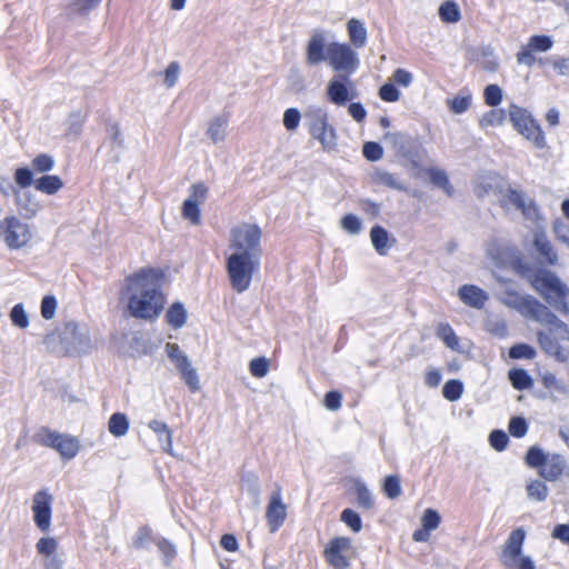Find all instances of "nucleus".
<instances>
[{"label":"nucleus","mask_w":569,"mask_h":569,"mask_svg":"<svg viewBox=\"0 0 569 569\" xmlns=\"http://www.w3.org/2000/svg\"><path fill=\"white\" fill-rule=\"evenodd\" d=\"M53 497L48 490H39L32 497V516L37 528L42 531H49L51 527Z\"/></svg>","instance_id":"2eb2a0df"},{"label":"nucleus","mask_w":569,"mask_h":569,"mask_svg":"<svg viewBox=\"0 0 569 569\" xmlns=\"http://www.w3.org/2000/svg\"><path fill=\"white\" fill-rule=\"evenodd\" d=\"M542 385L549 389L551 392H556L558 395H568V387L556 378L555 375L547 372L541 377Z\"/></svg>","instance_id":"c03bdc74"},{"label":"nucleus","mask_w":569,"mask_h":569,"mask_svg":"<svg viewBox=\"0 0 569 569\" xmlns=\"http://www.w3.org/2000/svg\"><path fill=\"white\" fill-rule=\"evenodd\" d=\"M441 521V517L435 509L428 508L423 511L421 517V526L427 530H436Z\"/></svg>","instance_id":"603ef678"},{"label":"nucleus","mask_w":569,"mask_h":569,"mask_svg":"<svg viewBox=\"0 0 569 569\" xmlns=\"http://www.w3.org/2000/svg\"><path fill=\"white\" fill-rule=\"evenodd\" d=\"M528 426L523 418L513 417L509 422V432L517 438H521L527 433Z\"/></svg>","instance_id":"338daca9"},{"label":"nucleus","mask_w":569,"mask_h":569,"mask_svg":"<svg viewBox=\"0 0 569 569\" xmlns=\"http://www.w3.org/2000/svg\"><path fill=\"white\" fill-rule=\"evenodd\" d=\"M33 438L37 443L57 450L67 460L73 459L80 450V441L77 437L49 428H41Z\"/></svg>","instance_id":"1a4fd4ad"},{"label":"nucleus","mask_w":569,"mask_h":569,"mask_svg":"<svg viewBox=\"0 0 569 569\" xmlns=\"http://www.w3.org/2000/svg\"><path fill=\"white\" fill-rule=\"evenodd\" d=\"M439 17L446 23H456L461 18L459 7L453 1H445L439 7Z\"/></svg>","instance_id":"f704fd0d"},{"label":"nucleus","mask_w":569,"mask_h":569,"mask_svg":"<svg viewBox=\"0 0 569 569\" xmlns=\"http://www.w3.org/2000/svg\"><path fill=\"white\" fill-rule=\"evenodd\" d=\"M63 340L67 351L70 353H87L92 349V343L87 331H81L76 322H69L64 327Z\"/></svg>","instance_id":"a211bd4d"},{"label":"nucleus","mask_w":569,"mask_h":569,"mask_svg":"<svg viewBox=\"0 0 569 569\" xmlns=\"http://www.w3.org/2000/svg\"><path fill=\"white\" fill-rule=\"evenodd\" d=\"M379 97L388 102H396L400 98V91L393 83L387 82L379 90Z\"/></svg>","instance_id":"69168bd1"},{"label":"nucleus","mask_w":569,"mask_h":569,"mask_svg":"<svg viewBox=\"0 0 569 569\" xmlns=\"http://www.w3.org/2000/svg\"><path fill=\"white\" fill-rule=\"evenodd\" d=\"M509 379L517 390H525L531 387L532 380L523 369H512L509 371Z\"/></svg>","instance_id":"e433bc0d"},{"label":"nucleus","mask_w":569,"mask_h":569,"mask_svg":"<svg viewBox=\"0 0 569 569\" xmlns=\"http://www.w3.org/2000/svg\"><path fill=\"white\" fill-rule=\"evenodd\" d=\"M327 33L323 30L316 29L312 31L306 46V62L309 66H317L327 61L326 43Z\"/></svg>","instance_id":"aec40b11"},{"label":"nucleus","mask_w":569,"mask_h":569,"mask_svg":"<svg viewBox=\"0 0 569 569\" xmlns=\"http://www.w3.org/2000/svg\"><path fill=\"white\" fill-rule=\"evenodd\" d=\"M458 298L468 307L481 309L488 301L489 296L475 284H463L458 290Z\"/></svg>","instance_id":"4be33fe9"},{"label":"nucleus","mask_w":569,"mask_h":569,"mask_svg":"<svg viewBox=\"0 0 569 569\" xmlns=\"http://www.w3.org/2000/svg\"><path fill=\"white\" fill-rule=\"evenodd\" d=\"M370 239L373 248L381 256L387 254L393 244V241L390 240L388 231L380 226L372 227L370 231Z\"/></svg>","instance_id":"a878e982"},{"label":"nucleus","mask_w":569,"mask_h":569,"mask_svg":"<svg viewBox=\"0 0 569 569\" xmlns=\"http://www.w3.org/2000/svg\"><path fill=\"white\" fill-rule=\"evenodd\" d=\"M340 521L343 522L353 532H359L362 529V520L358 512L353 509L347 508L340 515Z\"/></svg>","instance_id":"a19ab883"},{"label":"nucleus","mask_w":569,"mask_h":569,"mask_svg":"<svg viewBox=\"0 0 569 569\" xmlns=\"http://www.w3.org/2000/svg\"><path fill=\"white\" fill-rule=\"evenodd\" d=\"M183 219L188 220L191 224L197 226L201 221L200 206L193 203L191 200H184L181 208Z\"/></svg>","instance_id":"4c0bfd02"},{"label":"nucleus","mask_w":569,"mask_h":569,"mask_svg":"<svg viewBox=\"0 0 569 569\" xmlns=\"http://www.w3.org/2000/svg\"><path fill=\"white\" fill-rule=\"evenodd\" d=\"M164 273L156 268H141L124 279L121 300L128 312L137 319L153 321L166 303L163 293Z\"/></svg>","instance_id":"f257e3e1"},{"label":"nucleus","mask_w":569,"mask_h":569,"mask_svg":"<svg viewBox=\"0 0 569 569\" xmlns=\"http://www.w3.org/2000/svg\"><path fill=\"white\" fill-rule=\"evenodd\" d=\"M509 117L515 129L536 148L541 149L546 146L541 127L531 118L526 109L511 104L509 107Z\"/></svg>","instance_id":"9d476101"},{"label":"nucleus","mask_w":569,"mask_h":569,"mask_svg":"<svg viewBox=\"0 0 569 569\" xmlns=\"http://www.w3.org/2000/svg\"><path fill=\"white\" fill-rule=\"evenodd\" d=\"M447 104L453 113L460 114L467 111L471 104V97H455L452 99L447 100Z\"/></svg>","instance_id":"6e6d98bb"},{"label":"nucleus","mask_w":569,"mask_h":569,"mask_svg":"<svg viewBox=\"0 0 569 569\" xmlns=\"http://www.w3.org/2000/svg\"><path fill=\"white\" fill-rule=\"evenodd\" d=\"M250 372L256 378H263L269 372V361L266 358H254L250 361Z\"/></svg>","instance_id":"bf43d9fd"},{"label":"nucleus","mask_w":569,"mask_h":569,"mask_svg":"<svg viewBox=\"0 0 569 569\" xmlns=\"http://www.w3.org/2000/svg\"><path fill=\"white\" fill-rule=\"evenodd\" d=\"M208 197V187L202 183L198 182L190 187L189 189V196L186 200H191L193 203H197L200 206L206 201Z\"/></svg>","instance_id":"3c124183"},{"label":"nucleus","mask_w":569,"mask_h":569,"mask_svg":"<svg viewBox=\"0 0 569 569\" xmlns=\"http://www.w3.org/2000/svg\"><path fill=\"white\" fill-rule=\"evenodd\" d=\"M382 490L389 499L398 498L401 492L400 478L398 476H387L382 483Z\"/></svg>","instance_id":"37998d69"},{"label":"nucleus","mask_w":569,"mask_h":569,"mask_svg":"<svg viewBox=\"0 0 569 569\" xmlns=\"http://www.w3.org/2000/svg\"><path fill=\"white\" fill-rule=\"evenodd\" d=\"M362 151L365 158L369 161H378L383 156L382 147L377 142H366Z\"/></svg>","instance_id":"680f3d73"},{"label":"nucleus","mask_w":569,"mask_h":569,"mask_svg":"<svg viewBox=\"0 0 569 569\" xmlns=\"http://www.w3.org/2000/svg\"><path fill=\"white\" fill-rule=\"evenodd\" d=\"M308 132L325 152L331 153L338 147V133L329 121V113L322 107H310L306 111Z\"/></svg>","instance_id":"39448f33"},{"label":"nucleus","mask_w":569,"mask_h":569,"mask_svg":"<svg viewBox=\"0 0 569 569\" xmlns=\"http://www.w3.org/2000/svg\"><path fill=\"white\" fill-rule=\"evenodd\" d=\"M129 426V419L122 412L113 413L108 421L109 432L117 438L126 436L128 433Z\"/></svg>","instance_id":"2f4dec72"},{"label":"nucleus","mask_w":569,"mask_h":569,"mask_svg":"<svg viewBox=\"0 0 569 569\" xmlns=\"http://www.w3.org/2000/svg\"><path fill=\"white\" fill-rule=\"evenodd\" d=\"M326 94L331 103L343 106L353 100L358 92L347 76H338L328 82Z\"/></svg>","instance_id":"dca6fc26"},{"label":"nucleus","mask_w":569,"mask_h":569,"mask_svg":"<svg viewBox=\"0 0 569 569\" xmlns=\"http://www.w3.org/2000/svg\"><path fill=\"white\" fill-rule=\"evenodd\" d=\"M565 465V460L560 455L549 453L538 473L547 481H556L563 473Z\"/></svg>","instance_id":"5701e85b"},{"label":"nucleus","mask_w":569,"mask_h":569,"mask_svg":"<svg viewBox=\"0 0 569 569\" xmlns=\"http://www.w3.org/2000/svg\"><path fill=\"white\" fill-rule=\"evenodd\" d=\"M347 28L351 43L356 48H362L367 42V30L363 23L352 18L348 21Z\"/></svg>","instance_id":"cd10ccee"},{"label":"nucleus","mask_w":569,"mask_h":569,"mask_svg":"<svg viewBox=\"0 0 569 569\" xmlns=\"http://www.w3.org/2000/svg\"><path fill=\"white\" fill-rule=\"evenodd\" d=\"M260 260L259 258L226 253V270L230 286L236 292L242 293L250 288L252 277L260 267Z\"/></svg>","instance_id":"423d86ee"},{"label":"nucleus","mask_w":569,"mask_h":569,"mask_svg":"<svg viewBox=\"0 0 569 569\" xmlns=\"http://www.w3.org/2000/svg\"><path fill=\"white\" fill-rule=\"evenodd\" d=\"M228 118L224 116L214 117L208 124L207 136L213 143L223 142L226 139V130Z\"/></svg>","instance_id":"bb28decb"},{"label":"nucleus","mask_w":569,"mask_h":569,"mask_svg":"<svg viewBox=\"0 0 569 569\" xmlns=\"http://www.w3.org/2000/svg\"><path fill=\"white\" fill-rule=\"evenodd\" d=\"M489 441L492 448L497 451H502L508 445V436L505 431L493 430L489 436Z\"/></svg>","instance_id":"0e129e2a"},{"label":"nucleus","mask_w":569,"mask_h":569,"mask_svg":"<svg viewBox=\"0 0 569 569\" xmlns=\"http://www.w3.org/2000/svg\"><path fill=\"white\" fill-rule=\"evenodd\" d=\"M323 556L333 569H348L350 560L355 557L352 540L348 537H335L329 540Z\"/></svg>","instance_id":"ddd939ff"},{"label":"nucleus","mask_w":569,"mask_h":569,"mask_svg":"<svg viewBox=\"0 0 569 569\" xmlns=\"http://www.w3.org/2000/svg\"><path fill=\"white\" fill-rule=\"evenodd\" d=\"M528 282L548 305L562 315L569 313V286L556 272L538 269L528 277Z\"/></svg>","instance_id":"7ed1b4c3"},{"label":"nucleus","mask_w":569,"mask_h":569,"mask_svg":"<svg viewBox=\"0 0 569 569\" xmlns=\"http://www.w3.org/2000/svg\"><path fill=\"white\" fill-rule=\"evenodd\" d=\"M41 316L46 320H50L54 317L57 310V300L53 296H46L41 301Z\"/></svg>","instance_id":"e2e57ef3"},{"label":"nucleus","mask_w":569,"mask_h":569,"mask_svg":"<svg viewBox=\"0 0 569 569\" xmlns=\"http://www.w3.org/2000/svg\"><path fill=\"white\" fill-rule=\"evenodd\" d=\"M187 316L184 306L181 302H174L169 307L166 320L173 329H179L186 325Z\"/></svg>","instance_id":"c756f323"},{"label":"nucleus","mask_w":569,"mask_h":569,"mask_svg":"<svg viewBox=\"0 0 569 569\" xmlns=\"http://www.w3.org/2000/svg\"><path fill=\"white\" fill-rule=\"evenodd\" d=\"M526 531L517 528L509 535L500 555V561L507 569H536L535 562L529 556L521 555Z\"/></svg>","instance_id":"0eeeda50"},{"label":"nucleus","mask_w":569,"mask_h":569,"mask_svg":"<svg viewBox=\"0 0 569 569\" xmlns=\"http://www.w3.org/2000/svg\"><path fill=\"white\" fill-rule=\"evenodd\" d=\"M502 203L505 208L520 210L523 218L531 222L536 228L539 227L541 216L537 203L526 194L516 190H510L503 198Z\"/></svg>","instance_id":"4468645a"},{"label":"nucleus","mask_w":569,"mask_h":569,"mask_svg":"<svg viewBox=\"0 0 569 569\" xmlns=\"http://www.w3.org/2000/svg\"><path fill=\"white\" fill-rule=\"evenodd\" d=\"M16 203L21 211H23L24 216L28 218L34 217L40 210L39 202L34 199L29 191H14Z\"/></svg>","instance_id":"393cba45"},{"label":"nucleus","mask_w":569,"mask_h":569,"mask_svg":"<svg viewBox=\"0 0 569 569\" xmlns=\"http://www.w3.org/2000/svg\"><path fill=\"white\" fill-rule=\"evenodd\" d=\"M341 227L350 234H358L361 231L362 224L357 216L349 213L341 219Z\"/></svg>","instance_id":"13d9d810"},{"label":"nucleus","mask_w":569,"mask_h":569,"mask_svg":"<svg viewBox=\"0 0 569 569\" xmlns=\"http://www.w3.org/2000/svg\"><path fill=\"white\" fill-rule=\"evenodd\" d=\"M261 229L253 223H240L230 230L226 253L261 259Z\"/></svg>","instance_id":"20e7f679"},{"label":"nucleus","mask_w":569,"mask_h":569,"mask_svg":"<svg viewBox=\"0 0 569 569\" xmlns=\"http://www.w3.org/2000/svg\"><path fill=\"white\" fill-rule=\"evenodd\" d=\"M33 238L31 227L16 216L0 220V240L12 250L28 247Z\"/></svg>","instance_id":"6e6552de"},{"label":"nucleus","mask_w":569,"mask_h":569,"mask_svg":"<svg viewBox=\"0 0 569 569\" xmlns=\"http://www.w3.org/2000/svg\"><path fill=\"white\" fill-rule=\"evenodd\" d=\"M101 0H69V7L80 14H88Z\"/></svg>","instance_id":"4d7b16f0"},{"label":"nucleus","mask_w":569,"mask_h":569,"mask_svg":"<svg viewBox=\"0 0 569 569\" xmlns=\"http://www.w3.org/2000/svg\"><path fill=\"white\" fill-rule=\"evenodd\" d=\"M532 246L546 263L550 266L558 264L559 256L541 228L532 230Z\"/></svg>","instance_id":"412c9836"},{"label":"nucleus","mask_w":569,"mask_h":569,"mask_svg":"<svg viewBox=\"0 0 569 569\" xmlns=\"http://www.w3.org/2000/svg\"><path fill=\"white\" fill-rule=\"evenodd\" d=\"M31 166L34 172L44 173L53 169L54 160L52 157L42 153L32 160Z\"/></svg>","instance_id":"8fccbe9b"},{"label":"nucleus","mask_w":569,"mask_h":569,"mask_svg":"<svg viewBox=\"0 0 569 569\" xmlns=\"http://www.w3.org/2000/svg\"><path fill=\"white\" fill-rule=\"evenodd\" d=\"M180 67L177 62H171L163 72V82L167 88H172L179 79Z\"/></svg>","instance_id":"052dcab7"},{"label":"nucleus","mask_w":569,"mask_h":569,"mask_svg":"<svg viewBox=\"0 0 569 569\" xmlns=\"http://www.w3.org/2000/svg\"><path fill=\"white\" fill-rule=\"evenodd\" d=\"M506 112L503 109H491L486 112L479 120L481 128L497 127L503 123Z\"/></svg>","instance_id":"c9c22d12"},{"label":"nucleus","mask_w":569,"mask_h":569,"mask_svg":"<svg viewBox=\"0 0 569 569\" xmlns=\"http://www.w3.org/2000/svg\"><path fill=\"white\" fill-rule=\"evenodd\" d=\"M436 333L448 348L456 349L458 347V338L455 335L453 329L448 323H440Z\"/></svg>","instance_id":"79ce46f5"},{"label":"nucleus","mask_w":569,"mask_h":569,"mask_svg":"<svg viewBox=\"0 0 569 569\" xmlns=\"http://www.w3.org/2000/svg\"><path fill=\"white\" fill-rule=\"evenodd\" d=\"M36 548L40 555L50 557L56 552L58 543L52 537H42L38 540Z\"/></svg>","instance_id":"864d4df0"},{"label":"nucleus","mask_w":569,"mask_h":569,"mask_svg":"<svg viewBox=\"0 0 569 569\" xmlns=\"http://www.w3.org/2000/svg\"><path fill=\"white\" fill-rule=\"evenodd\" d=\"M505 289L498 293L497 299L510 309L516 310L528 320L549 328V332H538L541 348L551 355L559 351L558 340L569 339V328L561 321L548 306L531 295H522L507 282Z\"/></svg>","instance_id":"f03ea898"},{"label":"nucleus","mask_w":569,"mask_h":569,"mask_svg":"<svg viewBox=\"0 0 569 569\" xmlns=\"http://www.w3.org/2000/svg\"><path fill=\"white\" fill-rule=\"evenodd\" d=\"M483 98L486 104L497 107L502 100V90L497 84H489L483 90Z\"/></svg>","instance_id":"09e8293b"},{"label":"nucleus","mask_w":569,"mask_h":569,"mask_svg":"<svg viewBox=\"0 0 569 569\" xmlns=\"http://www.w3.org/2000/svg\"><path fill=\"white\" fill-rule=\"evenodd\" d=\"M10 319L13 326L20 329H26L29 326V317L22 303H18L12 308Z\"/></svg>","instance_id":"49530a36"},{"label":"nucleus","mask_w":569,"mask_h":569,"mask_svg":"<svg viewBox=\"0 0 569 569\" xmlns=\"http://www.w3.org/2000/svg\"><path fill=\"white\" fill-rule=\"evenodd\" d=\"M327 62L338 72L347 76L353 73L359 66L357 52L347 43L331 42L327 48Z\"/></svg>","instance_id":"f8f14e48"},{"label":"nucleus","mask_w":569,"mask_h":569,"mask_svg":"<svg viewBox=\"0 0 569 569\" xmlns=\"http://www.w3.org/2000/svg\"><path fill=\"white\" fill-rule=\"evenodd\" d=\"M34 188L46 194H56L63 187V181L58 176H42L33 182Z\"/></svg>","instance_id":"c85d7f7f"},{"label":"nucleus","mask_w":569,"mask_h":569,"mask_svg":"<svg viewBox=\"0 0 569 569\" xmlns=\"http://www.w3.org/2000/svg\"><path fill=\"white\" fill-rule=\"evenodd\" d=\"M509 356L513 359H532L536 356V351L529 345L519 343L510 348Z\"/></svg>","instance_id":"5fc2aeb1"},{"label":"nucleus","mask_w":569,"mask_h":569,"mask_svg":"<svg viewBox=\"0 0 569 569\" xmlns=\"http://www.w3.org/2000/svg\"><path fill=\"white\" fill-rule=\"evenodd\" d=\"M373 179L377 183L388 188L405 191L407 190L406 183L398 178V176L382 169H377L373 173Z\"/></svg>","instance_id":"7c9ffc66"},{"label":"nucleus","mask_w":569,"mask_h":569,"mask_svg":"<svg viewBox=\"0 0 569 569\" xmlns=\"http://www.w3.org/2000/svg\"><path fill=\"white\" fill-rule=\"evenodd\" d=\"M528 497L536 501H545L548 497V487L540 480H531L527 485Z\"/></svg>","instance_id":"58836bf2"},{"label":"nucleus","mask_w":569,"mask_h":569,"mask_svg":"<svg viewBox=\"0 0 569 569\" xmlns=\"http://www.w3.org/2000/svg\"><path fill=\"white\" fill-rule=\"evenodd\" d=\"M148 427L158 436V441L160 443L161 449L170 455H173L172 433L167 423L153 419L148 423Z\"/></svg>","instance_id":"b1692460"},{"label":"nucleus","mask_w":569,"mask_h":569,"mask_svg":"<svg viewBox=\"0 0 569 569\" xmlns=\"http://www.w3.org/2000/svg\"><path fill=\"white\" fill-rule=\"evenodd\" d=\"M553 46V40L551 37L546 34H537L529 38L528 42L520 47L516 58L518 64H523L527 67H532L536 62V58L533 56L535 52H546L550 50Z\"/></svg>","instance_id":"f3484780"},{"label":"nucleus","mask_w":569,"mask_h":569,"mask_svg":"<svg viewBox=\"0 0 569 569\" xmlns=\"http://www.w3.org/2000/svg\"><path fill=\"white\" fill-rule=\"evenodd\" d=\"M427 173L430 178V181L439 187L446 194L452 196L453 188L449 182L448 176L445 170L438 168H429L427 169Z\"/></svg>","instance_id":"72a5a7b5"},{"label":"nucleus","mask_w":569,"mask_h":569,"mask_svg":"<svg viewBox=\"0 0 569 569\" xmlns=\"http://www.w3.org/2000/svg\"><path fill=\"white\" fill-rule=\"evenodd\" d=\"M287 518V505L282 500L281 489L274 490L266 508V520L270 532H276Z\"/></svg>","instance_id":"6ab92c4d"},{"label":"nucleus","mask_w":569,"mask_h":569,"mask_svg":"<svg viewBox=\"0 0 569 569\" xmlns=\"http://www.w3.org/2000/svg\"><path fill=\"white\" fill-rule=\"evenodd\" d=\"M164 352L173 363L181 380L188 386L191 392L200 390V380L197 369L192 366L188 355L177 343L167 342Z\"/></svg>","instance_id":"9b49d317"},{"label":"nucleus","mask_w":569,"mask_h":569,"mask_svg":"<svg viewBox=\"0 0 569 569\" xmlns=\"http://www.w3.org/2000/svg\"><path fill=\"white\" fill-rule=\"evenodd\" d=\"M14 181L20 188H28L33 182L32 171L28 168H18L14 172Z\"/></svg>","instance_id":"774afa93"},{"label":"nucleus","mask_w":569,"mask_h":569,"mask_svg":"<svg viewBox=\"0 0 569 569\" xmlns=\"http://www.w3.org/2000/svg\"><path fill=\"white\" fill-rule=\"evenodd\" d=\"M353 490L357 497V505L365 510L371 509L373 506V498L366 483L359 479L355 480Z\"/></svg>","instance_id":"473e14b6"},{"label":"nucleus","mask_w":569,"mask_h":569,"mask_svg":"<svg viewBox=\"0 0 569 569\" xmlns=\"http://www.w3.org/2000/svg\"><path fill=\"white\" fill-rule=\"evenodd\" d=\"M301 113L297 108H288L283 113V127L288 131H296L300 124Z\"/></svg>","instance_id":"de8ad7c7"},{"label":"nucleus","mask_w":569,"mask_h":569,"mask_svg":"<svg viewBox=\"0 0 569 569\" xmlns=\"http://www.w3.org/2000/svg\"><path fill=\"white\" fill-rule=\"evenodd\" d=\"M548 455L549 453L545 452L539 447L532 446L528 449L525 461L529 467L540 470Z\"/></svg>","instance_id":"ea45409f"},{"label":"nucleus","mask_w":569,"mask_h":569,"mask_svg":"<svg viewBox=\"0 0 569 569\" xmlns=\"http://www.w3.org/2000/svg\"><path fill=\"white\" fill-rule=\"evenodd\" d=\"M463 391V386L459 380H449L445 383L442 393L449 401H457Z\"/></svg>","instance_id":"a18cd8bd"}]
</instances>
